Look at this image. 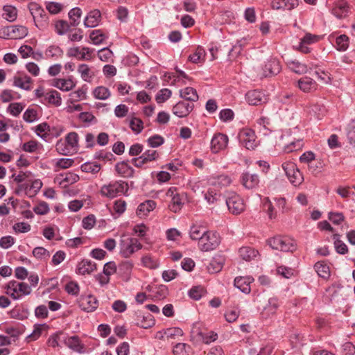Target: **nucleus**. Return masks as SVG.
<instances>
[{
    "mask_svg": "<svg viewBox=\"0 0 355 355\" xmlns=\"http://www.w3.org/2000/svg\"><path fill=\"white\" fill-rule=\"evenodd\" d=\"M5 289L6 293L15 300L29 295L32 292L31 286L28 284L15 280L8 282L5 286Z\"/></svg>",
    "mask_w": 355,
    "mask_h": 355,
    "instance_id": "1",
    "label": "nucleus"
},
{
    "mask_svg": "<svg viewBox=\"0 0 355 355\" xmlns=\"http://www.w3.org/2000/svg\"><path fill=\"white\" fill-rule=\"evenodd\" d=\"M128 190V184L126 182L119 180L110 182L101 187V194L108 198H114L118 196L125 194Z\"/></svg>",
    "mask_w": 355,
    "mask_h": 355,
    "instance_id": "2",
    "label": "nucleus"
},
{
    "mask_svg": "<svg viewBox=\"0 0 355 355\" xmlns=\"http://www.w3.org/2000/svg\"><path fill=\"white\" fill-rule=\"evenodd\" d=\"M142 247V244L136 238L122 236L119 243L120 254L125 258H129Z\"/></svg>",
    "mask_w": 355,
    "mask_h": 355,
    "instance_id": "3",
    "label": "nucleus"
},
{
    "mask_svg": "<svg viewBox=\"0 0 355 355\" xmlns=\"http://www.w3.org/2000/svg\"><path fill=\"white\" fill-rule=\"evenodd\" d=\"M268 243L272 249L282 252H293L296 250L295 241L287 236H274L268 241Z\"/></svg>",
    "mask_w": 355,
    "mask_h": 355,
    "instance_id": "4",
    "label": "nucleus"
},
{
    "mask_svg": "<svg viewBox=\"0 0 355 355\" xmlns=\"http://www.w3.org/2000/svg\"><path fill=\"white\" fill-rule=\"evenodd\" d=\"M220 243V238L218 233L207 231L198 241V248L201 251L209 252L216 249Z\"/></svg>",
    "mask_w": 355,
    "mask_h": 355,
    "instance_id": "5",
    "label": "nucleus"
},
{
    "mask_svg": "<svg viewBox=\"0 0 355 355\" xmlns=\"http://www.w3.org/2000/svg\"><path fill=\"white\" fill-rule=\"evenodd\" d=\"M282 168L290 181L295 187H299L304 182V175L300 169L293 162H285L282 164Z\"/></svg>",
    "mask_w": 355,
    "mask_h": 355,
    "instance_id": "6",
    "label": "nucleus"
},
{
    "mask_svg": "<svg viewBox=\"0 0 355 355\" xmlns=\"http://www.w3.org/2000/svg\"><path fill=\"white\" fill-rule=\"evenodd\" d=\"M166 195L171 199L169 209L174 213L180 211L184 202V193H179L176 187H171L167 190Z\"/></svg>",
    "mask_w": 355,
    "mask_h": 355,
    "instance_id": "7",
    "label": "nucleus"
},
{
    "mask_svg": "<svg viewBox=\"0 0 355 355\" xmlns=\"http://www.w3.org/2000/svg\"><path fill=\"white\" fill-rule=\"evenodd\" d=\"M233 182L232 176L224 172H216L208 178V184L217 189H223L230 187Z\"/></svg>",
    "mask_w": 355,
    "mask_h": 355,
    "instance_id": "8",
    "label": "nucleus"
},
{
    "mask_svg": "<svg viewBox=\"0 0 355 355\" xmlns=\"http://www.w3.org/2000/svg\"><path fill=\"white\" fill-rule=\"evenodd\" d=\"M28 35V28L24 26H11L0 29V37L19 39Z\"/></svg>",
    "mask_w": 355,
    "mask_h": 355,
    "instance_id": "9",
    "label": "nucleus"
},
{
    "mask_svg": "<svg viewBox=\"0 0 355 355\" xmlns=\"http://www.w3.org/2000/svg\"><path fill=\"white\" fill-rule=\"evenodd\" d=\"M241 144L248 150L254 149L258 142L254 130L249 128L242 129L239 133Z\"/></svg>",
    "mask_w": 355,
    "mask_h": 355,
    "instance_id": "10",
    "label": "nucleus"
},
{
    "mask_svg": "<svg viewBox=\"0 0 355 355\" xmlns=\"http://www.w3.org/2000/svg\"><path fill=\"white\" fill-rule=\"evenodd\" d=\"M226 204L232 214L238 215L245 209L243 200L237 194L232 193L227 197Z\"/></svg>",
    "mask_w": 355,
    "mask_h": 355,
    "instance_id": "11",
    "label": "nucleus"
},
{
    "mask_svg": "<svg viewBox=\"0 0 355 355\" xmlns=\"http://www.w3.org/2000/svg\"><path fill=\"white\" fill-rule=\"evenodd\" d=\"M278 308L277 300L274 298L263 299L259 302V309L263 318H268L273 315Z\"/></svg>",
    "mask_w": 355,
    "mask_h": 355,
    "instance_id": "12",
    "label": "nucleus"
},
{
    "mask_svg": "<svg viewBox=\"0 0 355 355\" xmlns=\"http://www.w3.org/2000/svg\"><path fill=\"white\" fill-rule=\"evenodd\" d=\"M281 71L279 61L275 58L268 60L262 69V77H271L278 74Z\"/></svg>",
    "mask_w": 355,
    "mask_h": 355,
    "instance_id": "13",
    "label": "nucleus"
},
{
    "mask_svg": "<svg viewBox=\"0 0 355 355\" xmlns=\"http://www.w3.org/2000/svg\"><path fill=\"white\" fill-rule=\"evenodd\" d=\"M228 137L222 133L214 135L211 141V150L214 153H217L226 148L228 144Z\"/></svg>",
    "mask_w": 355,
    "mask_h": 355,
    "instance_id": "14",
    "label": "nucleus"
},
{
    "mask_svg": "<svg viewBox=\"0 0 355 355\" xmlns=\"http://www.w3.org/2000/svg\"><path fill=\"white\" fill-rule=\"evenodd\" d=\"M80 307L86 312L94 311L98 306V300L92 295H83L79 300Z\"/></svg>",
    "mask_w": 355,
    "mask_h": 355,
    "instance_id": "15",
    "label": "nucleus"
},
{
    "mask_svg": "<svg viewBox=\"0 0 355 355\" xmlns=\"http://www.w3.org/2000/svg\"><path fill=\"white\" fill-rule=\"evenodd\" d=\"M320 40V36L306 33L301 39L297 49L303 53H309L311 52L310 48L307 46L309 44L318 42Z\"/></svg>",
    "mask_w": 355,
    "mask_h": 355,
    "instance_id": "16",
    "label": "nucleus"
},
{
    "mask_svg": "<svg viewBox=\"0 0 355 355\" xmlns=\"http://www.w3.org/2000/svg\"><path fill=\"white\" fill-rule=\"evenodd\" d=\"M245 100L251 105H259L267 101L266 95L258 90L249 91L245 94Z\"/></svg>",
    "mask_w": 355,
    "mask_h": 355,
    "instance_id": "17",
    "label": "nucleus"
},
{
    "mask_svg": "<svg viewBox=\"0 0 355 355\" xmlns=\"http://www.w3.org/2000/svg\"><path fill=\"white\" fill-rule=\"evenodd\" d=\"M193 104L192 103L180 101L173 108L175 115L178 117H184L193 110Z\"/></svg>",
    "mask_w": 355,
    "mask_h": 355,
    "instance_id": "18",
    "label": "nucleus"
},
{
    "mask_svg": "<svg viewBox=\"0 0 355 355\" xmlns=\"http://www.w3.org/2000/svg\"><path fill=\"white\" fill-rule=\"evenodd\" d=\"M254 281L251 277H237L234 279V286L244 293L251 291L250 284Z\"/></svg>",
    "mask_w": 355,
    "mask_h": 355,
    "instance_id": "19",
    "label": "nucleus"
},
{
    "mask_svg": "<svg viewBox=\"0 0 355 355\" xmlns=\"http://www.w3.org/2000/svg\"><path fill=\"white\" fill-rule=\"evenodd\" d=\"M297 5V0H273L271 2V7L274 10L293 9Z\"/></svg>",
    "mask_w": 355,
    "mask_h": 355,
    "instance_id": "20",
    "label": "nucleus"
},
{
    "mask_svg": "<svg viewBox=\"0 0 355 355\" xmlns=\"http://www.w3.org/2000/svg\"><path fill=\"white\" fill-rule=\"evenodd\" d=\"M298 87L304 92H312L316 90L317 84L315 81L309 77L300 78L297 82Z\"/></svg>",
    "mask_w": 355,
    "mask_h": 355,
    "instance_id": "21",
    "label": "nucleus"
},
{
    "mask_svg": "<svg viewBox=\"0 0 355 355\" xmlns=\"http://www.w3.org/2000/svg\"><path fill=\"white\" fill-rule=\"evenodd\" d=\"M101 17L98 10H92L86 17L84 24L86 27L94 28L98 25Z\"/></svg>",
    "mask_w": 355,
    "mask_h": 355,
    "instance_id": "22",
    "label": "nucleus"
},
{
    "mask_svg": "<svg viewBox=\"0 0 355 355\" xmlns=\"http://www.w3.org/2000/svg\"><path fill=\"white\" fill-rule=\"evenodd\" d=\"M96 270V264L89 260H83L78 263L77 267V272L82 275L90 274Z\"/></svg>",
    "mask_w": 355,
    "mask_h": 355,
    "instance_id": "23",
    "label": "nucleus"
},
{
    "mask_svg": "<svg viewBox=\"0 0 355 355\" xmlns=\"http://www.w3.org/2000/svg\"><path fill=\"white\" fill-rule=\"evenodd\" d=\"M135 324L141 328L148 329L155 324V319L149 313L146 315L139 314L135 319Z\"/></svg>",
    "mask_w": 355,
    "mask_h": 355,
    "instance_id": "24",
    "label": "nucleus"
},
{
    "mask_svg": "<svg viewBox=\"0 0 355 355\" xmlns=\"http://www.w3.org/2000/svg\"><path fill=\"white\" fill-rule=\"evenodd\" d=\"M155 206L156 203L153 200H146L138 206L137 214L141 218L144 217L153 211L155 208Z\"/></svg>",
    "mask_w": 355,
    "mask_h": 355,
    "instance_id": "25",
    "label": "nucleus"
},
{
    "mask_svg": "<svg viewBox=\"0 0 355 355\" xmlns=\"http://www.w3.org/2000/svg\"><path fill=\"white\" fill-rule=\"evenodd\" d=\"M333 14L338 18H345L347 16L349 12V6L347 3L340 1L338 2L336 6L333 8Z\"/></svg>",
    "mask_w": 355,
    "mask_h": 355,
    "instance_id": "26",
    "label": "nucleus"
},
{
    "mask_svg": "<svg viewBox=\"0 0 355 355\" xmlns=\"http://www.w3.org/2000/svg\"><path fill=\"white\" fill-rule=\"evenodd\" d=\"M115 169L119 175L124 178L132 177L134 173L133 168L125 162L117 163Z\"/></svg>",
    "mask_w": 355,
    "mask_h": 355,
    "instance_id": "27",
    "label": "nucleus"
},
{
    "mask_svg": "<svg viewBox=\"0 0 355 355\" xmlns=\"http://www.w3.org/2000/svg\"><path fill=\"white\" fill-rule=\"evenodd\" d=\"M31 83L32 79L26 75L14 77V85L22 89L30 90Z\"/></svg>",
    "mask_w": 355,
    "mask_h": 355,
    "instance_id": "28",
    "label": "nucleus"
},
{
    "mask_svg": "<svg viewBox=\"0 0 355 355\" xmlns=\"http://www.w3.org/2000/svg\"><path fill=\"white\" fill-rule=\"evenodd\" d=\"M53 85L60 90L68 92L76 86V83L71 79L58 78L54 80Z\"/></svg>",
    "mask_w": 355,
    "mask_h": 355,
    "instance_id": "29",
    "label": "nucleus"
},
{
    "mask_svg": "<svg viewBox=\"0 0 355 355\" xmlns=\"http://www.w3.org/2000/svg\"><path fill=\"white\" fill-rule=\"evenodd\" d=\"M259 183L258 176L255 174L246 173L242 177V184L248 189H252Z\"/></svg>",
    "mask_w": 355,
    "mask_h": 355,
    "instance_id": "30",
    "label": "nucleus"
},
{
    "mask_svg": "<svg viewBox=\"0 0 355 355\" xmlns=\"http://www.w3.org/2000/svg\"><path fill=\"white\" fill-rule=\"evenodd\" d=\"M65 344L67 347H69L70 349H73V351H76L77 352H83L84 345L80 342L79 338L78 336H71L65 340Z\"/></svg>",
    "mask_w": 355,
    "mask_h": 355,
    "instance_id": "31",
    "label": "nucleus"
},
{
    "mask_svg": "<svg viewBox=\"0 0 355 355\" xmlns=\"http://www.w3.org/2000/svg\"><path fill=\"white\" fill-rule=\"evenodd\" d=\"M288 67L291 71L298 74H303L308 72L307 66L297 60L288 61Z\"/></svg>",
    "mask_w": 355,
    "mask_h": 355,
    "instance_id": "32",
    "label": "nucleus"
},
{
    "mask_svg": "<svg viewBox=\"0 0 355 355\" xmlns=\"http://www.w3.org/2000/svg\"><path fill=\"white\" fill-rule=\"evenodd\" d=\"M141 261L144 267L149 269H156L159 266L158 259L149 254L144 255Z\"/></svg>",
    "mask_w": 355,
    "mask_h": 355,
    "instance_id": "33",
    "label": "nucleus"
},
{
    "mask_svg": "<svg viewBox=\"0 0 355 355\" xmlns=\"http://www.w3.org/2000/svg\"><path fill=\"white\" fill-rule=\"evenodd\" d=\"M208 230L200 225H193L190 228L189 235L192 240H198V241L207 233Z\"/></svg>",
    "mask_w": 355,
    "mask_h": 355,
    "instance_id": "34",
    "label": "nucleus"
},
{
    "mask_svg": "<svg viewBox=\"0 0 355 355\" xmlns=\"http://www.w3.org/2000/svg\"><path fill=\"white\" fill-rule=\"evenodd\" d=\"M206 53L201 46H198L193 53L189 56V60L193 63H198L205 61Z\"/></svg>",
    "mask_w": 355,
    "mask_h": 355,
    "instance_id": "35",
    "label": "nucleus"
},
{
    "mask_svg": "<svg viewBox=\"0 0 355 355\" xmlns=\"http://www.w3.org/2000/svg\"><path fill=\"white\" fill-rule=\"evenodd\" d=\"M45 100L55 106H60L62 102L60 94L56 90H51L46 93Z\"/></svg>",
    "mask_w": 355,
    "mask_h": 355,
    "instance_id": "36",
    "label": "nucleus"
},
{
    "mask_svg": "<svg viewBox=\"0 0 355 355\" xmlns=\"http://www.w3.org/2000/svg\"><path fill=\"white\" fill-rule=\"evenodd\" d=\"M196 336L199 340L202 341L205 344H209L213 341H215L217 339V334L214 331L209 332H202L201 331H198L197 332Z\"/></svg>",
    "mask_w": 355,
    "mask_h": 355,
    "instance_id": "37",
    "label": "nucleus"
},
{
    "mask_svg": "<svg viewBox=\"0 0 355 355\" xmlns=\"http://www.w3.org/2000/svg\"><path fill=\"white\" fill-rule=\"evenodd\" d=\"M258 252L250 247H243L239 250V256L245 261H249L257 257Z\"/></svg>",
    "mask_w": 355,
    "mask_h": 355,
    "instance_id": "38",
    "label": "nucleus"
},
{
    "mask_svg": "<svg viewBox=\"0 0 355 355\" xmlns=\"http://www.w3.org/2000/svg\"><path fill=\"white\" fill-rule=\"evenodd\" d=\"M78 71L81 78L86 82H90L94 74L87 64H82L78 66Z\"/></svg>",
    "mask_w": 355,
    "mask_h": 355,
    "instance_id": "39",
    "label": "nucleus"
},
{
    "mask_svg": "<svg viewBox=\"0 0 355 355\" xmlns=\"http://www.w3.org/2000/svg\"><path fill=\"white\" fill-rule=\"evenodd\" d=\"M180 96L189 101H196L198 99L196 90L190 87H186L181 90Z\"/></svg>",
    "mask_w": 355,
    "mask_h": 355,
    "instance_id": "40",
    "label": "nucleus"
},
{
    "mask_svg": "<svg viewBox=\"0 0 355 355\" xmlns=\"http://www.w3.org/2000/svg\"><path fill=\"white\" fill-rule=\"evenodd\" d=\"M94 96L99 100H106L110 96V92L108 88L104 86L96 87L92 92Z\"/></svg>",
    "mask_w": 355,
    "mask_h": 355,
    "instance_id": "41",
    "label": "nucleus"
},
{
    "mask_svg": "<svg viewBox=\"0 0 355 355\" xmlns=\"http://www.w3.org/2000/svg\"><path fill=\"white\" fill-rule=\"evenodd\" d=\"M87 89L82 87L78 89V90L71 92L69 94V101L70 103H73L75 102L80 101L81 100L86 99L87 97Z\"/></svg>",
    "mask_w": 355,
    "mask_h": 355,
    "instance_id": "42",
    "label": "nucleus"
},
{
    "mask_svg": "<svg viewBox=\"0 0 355 355\" xmlns=\"http://www.w3.org/2000/svg\"><path fill=\"white\" fill-rule=\"evenodd\" d=\"M78 135L75 132H69L65 138L68 146L73 150H76L78 147Z\"/></svg>",
    "mask_w": 355,
    "mask_h": 355,
    "instance_id": "43",
    "label": "nucleus"
},
{
    "mask_svg": "<svg viewBox=\"0 0 355 355\" xmlns=\"http://www.w3.org/2000/svg\"><path fill=\"white\" fill-rule=\"evenodd\" d=\"M3 14L5 19L10 21H13L16 19L17 15V9L12 6H5L3 7Z\"/></svg>",
    "mask_w": 355,
    "mask_h": 355,
    "instance_id": "44",
    "label": "nucleus"
},
{
    "mask_svg": "<svg viewBox=\"0 0 355 355\" xmlns=\"http://www.w3.org/2000/svg\"><path fill=\"white\" fill-rule=\"evenodd\" d=\"M314 267L318 275L321 277L327 278L329 276V268L327 264L322 262H318L315 264Z\"/></svg>",
    "mask_w": 355,
    "mask_h": 355,
    "instance_id": "45",
    "label": "nucleus"
},
{
    "mask_svg": "<svg viewBox=\"0 0 355 355\" xmlns=\"http://www.w3.org/2000/svg\"><path fill=\"white\" fill-rule=\"evenodd\" d=\"M133 263L131 261H123L119 265V270L121 272L123 275L126 278V279H129L130 273L133 268Z\"/></svg>",
    "mask_w": 355,
    "mask_h": 355,
    "instance_id": "46",
    "label": "nucleus"
},
{
    "mask_svg": "<svg viewBox=\"0 0 355 355\" xmlns=\"http://www.w3.org/2000/svg\"><path fill=\"white\" fill-rule=\"evenodd\" d=\"M165 334H166V340H168L182 336L183 331L178 327H171L165 330Z\"/></svg>",
    "mask_w": 355,
    "mask_h": 355,
    "instance_id": "47",
    "label": "nucleus"
},
{
    "mask_svg": "<svg viewBox=\"0 0 355 355\" xmlns=\"http://www.w3.org/2000/svg\"><path fill=\"white\" fill-rule=\"evenodd\" d=\"M101 169V166L96 163L87 162L81 166V170L83 172L97 173Z\"/></svg>",
    "mask_w": 355,
    "mask_h": 355,
    "instance_id": "48",
    "label": "nucleus"
},
{
    "mask_svg": "<svg viewBox=\"0 0 355 355\" xmlns=\"http://www.w3.org/2000/svg\"><path fill=\"white\" fill-rule=\"evenodd\" d=\"M314 73L318 76L320 83L322 84H330L331 83V75L328 72L321 70L320 69L315 70Z\"/></svg>",
    "mask_w": 355,
    "mask_h": 355,
    "instance_id": "49",
    "label": "nucleus"
},
{
    "mask_svg": "<svg viewBox=\"0 0 355 355\" xmlns=\"http://www.w3.org/2000/svg\"><path fill=\"white\" fill-rule=\"evenodd\" d=\"M336 42L339 51H345L349 46V38L345 35H341L336 38Z\"/></svg>",
    "mask_w": 355,
    "mask_h": 355,
    "instance_id": "50",
    "label": "nucleus"
},
{
    "mask_svg": "<svg viewBox=\"0 0 355 355\" xmlns=\"http://www.w3.org/2000/svg\"><path fill=\"white\" fill-rule=\"evenodd\" d=\"M82 15V11L79 8H74L71 9L69 12V16L71 20H72L71 24L73 26H77L79 24V19Z\"/></svg>",
    "mask_w": 355,
    "mask_h": 355,
    "instance_id": "51",
    "label": "nucleus"
},
{
    "mask_svg": "<svg viewBox=\"0 0 355 355\" xmlns=\"http://www.w3.org/2000/svg\"><path fill=\"white\" fill-rule=\"evenodd\" d=\"M106 37V35L102 33L100 30L93 31L90 34V39L94 44L101 43Z\"/></svg>",
    "mask_w": 355,
    "mask_h": 355,
    "instance_id": "52",
    "label": "nucleus"
},
{
    "mask_svg": "<svg viewBox=\"0 0 355 355\" xmlns=\"http://www.w3.org/2000/svg\"><path fill=\"white\" fill-rule=\"evenodd\" d=\"M130 126L135 133H139L143 129V122L140 119L132 118L130 122Z\"/></svg>",
    "mask_w": 355,
    "mask_h": 355,
    "instance_id": "53",
    "label": "nucleus"
},
{
    "mask_svg": "<svg viewBox=\"0 0 355 355\" xmlns=\"http://www.w3.org/2000/svg\"><path fill=\"white\" fill-rule=\"evenodd\" d=\"M99 59L103 62H108L113 56L112 51L108 48H103L98 52Z\"/></svg>",
    "mask_w": 355,
    "mask_h": 355,
    "instance_id": "54",
    "label": "nucleus"
},
{
    "mask_svg": "<svg viewBox=\"0 0 355 355\" xmlns=\"http://www.w3.org/2000/svg\"><path fill=\"white\" fill-rule=\"evenodd\" d=\"M35 132L37 135L42 138L46 137L49 132H50L49 125L46 123H42L39 124L36 127Z\"/></svg>",
    "mask_w": 355,
    "mask_h": 355,
    "instance_id": "55",
    "label": "nucleus"
},
{
    "mask_svg": "<svg viewBox=\"0 0 355 355\" xmlns=\"http://www.w3.org/2000/svg\"><path fill=\"white\" fill-rule=\"evenodd\" d=\"M240 313L238 308L232 309L226 312L225 317L228 322H233L236 320Z\"/></svg>",
    "mask_w": 355,
    "mask_h": 355,
    "instance_id": "56",
    "label": "nucleus"
},
{
    "mask_svg": "<svg viewBox=\"0 0 355 355\" xmlns=\"http://www.w3.org/2000/svg\"><path fill=\"white\" fill-rule=\"evenodd\" d=\"M23 109L24 106L21 103H13L10 104L8 110L12 116H17L21 113Z\"/></svg>",
    "mask_w": 355,
    "mask_h": 355,
    "instance_id": "57",
    "label": "nucleus"
},
{
    "mask_svg": "<svg viewBox=\"0 0 355 355\" xmlns=\"http://www.w3.org/2000/svg\"><path fill=\"white\" fill-rule=\"evenodd\" d=\"M171 96V91L168 89H162L156 96V101L162 103L166 101Z\"/></svg>",
    "mask_w": 355,
    "mask_h": 355,
    "instance_id": "58",
    "label": "nucleus"
},
{
    "mask_svg": "<svg viewBox=\"0 0 355 355\" xmlns=\"http://www.w3.org/2000/svg\"><path fill=\"white\" fill-rule=\"evenodd\" d=\"M141 156L143 157V160H145L147 163L157 159L159 157V154L155 150H148L145 151Z\"/></svg>",
    "mask_w": 355,
    "mask_h": 355,
    "instance_id": "59",
    "label": "nucleus"
},
{
    "mask_svg": "<svg viewBox=\"0 0 355 355\" xmlns=\"http://www.w3.org/2000/svg\"><path fill=\"white\" fill-rule=\"evenodd\" d=\"M33 211L38 215H44L49 211V207L46 202H41L33 208Z\"/></svg>",
    "mask_w": 355,
    "mask_h": 355,
    "instance_id": "60",
    "label": "nucleus"
},
{
    "mask_svg": "<svg viewBox=\"0 0 355 355\" xmlns=\"http://www.w3.org/2000/svg\"><path fill=\"white\" fill-rule=\"evenodd\" d=\"M63 8V6L57 2H48L46 5V8L51 14H57L60 12Z\"/></svg>",
    "mask_w": 355,
    "mask_h": 355,
    "instance_id": "61",
    "label": "nucleus"
},
{
    "mask_svg": "<svg viewBox=\"0 0 355 355\" xmlns=\"http://www.w3.org/2000/svg\"><path fill=\"white\" fill-rule=\"evenodd\" d=\"M73 160L69 158H62L58 159L55 163V167L58 168L66 169L69 168L73 164Z\"/></svg>",
    "mask_w": 355,
    "mask_h": 355,
    "instance_id": "62",
    "label": "nucleus"
},
{
    "mask_svg": "<svg viewBox=\"0 0 355 355\" xmlns=\"http://www.w3.org/2000/svg\"><path fill=\"white\" fill-rule=\"evenodd\" d=\"M55 28L58 34L63 35L69 29V24L65 21L60 20L55 22Z\"/></svg>",
    "mask_w": 355,
    "mask_h": 355,
    "instance_id": "63",
    "label": "nucleus"
},
{
    "mask_svg": "<svg viewBox=\"0 0 355 355\" xmlns=\"http://www.w3.org/2000/svg\"><path fill=\"white\" fill-rule=\"evenodd\" d=\"M347 137L352 144H355V121H352L347 125Z\"/></svg>",
    "mask_w": 355,
    "mask_h": 355,
    "instance_id": "64",
    "label": "nucleus"
}]
</instances>
